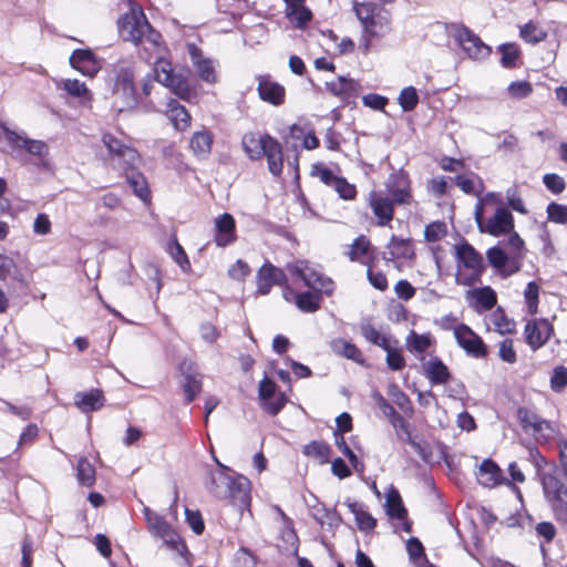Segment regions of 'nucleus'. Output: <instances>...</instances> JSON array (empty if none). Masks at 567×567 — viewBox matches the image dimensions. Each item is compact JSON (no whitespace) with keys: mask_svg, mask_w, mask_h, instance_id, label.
Returning a JSON list of instances; mask_svg holds the SVG:
<instances>
[{"mask_svg":"<svg viewBox=\"0 0 567 567\" xmlns=\"http://www.w3.org/2000/svg\"><path fill=\"white\" fill-rule=\"evenodd\" d=\"M388 394L392 399L393 403L404 413L411 414L413 412V405L410 398L399 388L398 384H389Z\"/></svg>","mask_w":567,"mask_h":567,"instance_id":"46","label":"nucleus"},{"mask_svg":"<svg viewBox=\"0 0 567 567\" xmlns=\"http://www.w3.org/2000/svg\"><path fill=\"white\" fill-rule=\"evenodd\" d=\"M282 297L288 302H293L303 312H315L320 307L321 298L316 292H295L290 287H285Z\"/></svg>","mask_w":567,"mask_h":567,"instance_id":"24","label":"nucleus"},{"mask_svg":"<svg viewBox=\"0 0 567 567\" xmlns=\"http://www.w3.org/2000/svg\"><path fill=\"white\" fill-rule=\"evenodd\" d=\"M258 292L261 295L269 293L275 285L287 286V276L282 269L267 262L258 271L257 275Z\"/></svg>","mask_w":567,"mask_h":567,"instance_id":"19","label":"nucleus"},{"mask_svg":"<svg viewBox=\"0 0 567 567\" xmlns=\"http://www.w3.org/2000/svg\"><path fill=\"white\" fill-rule=\"evenodd\" d=\"M215 243L218 247H226L236 240L235 218L225 213L215 219Z\"/></svg>","mask_w":567,"mask_h":567,"instance_id":"22","label":"nucleus"},{"mask_svg":"<svg viewBox=\"0 0 567 567\" xmlns=\"http://www.w3.org/2000/svg\"><path fill=\"white\" fill-rule=\"evenodd\" d=\"M143 514L147 524V530L153 537L162 539L167 548L178 554H183L186 550V545L182 542L181 536L164 516L152 511L150 507H144Z\"/></svg>","mask_w":567,"mask_h":567,"instance_id":"6","label":"nucleus"},{"mask_svg":"<svg viewBox=\"0 0 567 567\" xmlns=\"http://www.w3.org/2000/svg\"><path fill=\"white\" fill-rule=\"evenodd\" d=\"M11 278L18 282H24V275L16 261L6 255L0 254V280Z\"/></svg>","mask_w":567,"mask_h":567,"instance_id":"41","label":"nucleus"},{"mask_svg":"<svg viewBox=\"0 0 567 567\" xmlns=\"http://www.w3.org/2000/svg\"><path fill=\"white\" fill-rule=\"evenodd\" d=\"M327 89L336 96L350 99L359 94L360 85L352 79L340 76L336 81L328 82Z\"/></svg>","mask_w":567,"mask_h":567,"instance_id":"29","label":"nucleus"},{"mask_svg":"<svg viewBox=\"0 0 567 567\" xmlns=\"http://www.w3.org/2000/svg\"><path fill=\"white\" fill-rule=\"evenodd\" d=\"M424 372L432 384H446L451 378L447 367L439 358H431L424 364Z\"/></svg>","mask_w":567,"mask_h":567,"instance_id":"30","label":"nucleus"},{"mask_svg":"<svg viewBox=\"0 0 567 567\" xmlns=\"http://www.w3.org/2000/svg\"><path fill=\"white\" fill-rule=\"evenodd\" d=\"M353 10L361 22L363 31L371 37H383L391 29L390 12L382 6L373 2H353Z\"/></svg>","mask_w":567,"mask_h":567,"instance_id":"3","label":"nucleus"},{"mask_svg":"<svg viewBox=\"0 0 567 567\" xmlns=\"http://www.w3.org/2000/svg\"><path fill=\"white\" fill-rule=\"evenodd\" d=\"M58 89L64 90L70 96L79 99L81 103H87L92 100V93L84 82L76 79L61 80L56 84Z\"/></svg>","mask_w":567,"mask_h":567,"instance_id":"35","label":"nucleus"},{"mask_svg":"<svg viewBox=\"0 0 567 567\" xmlns=\"http://www.w3.org/2000/svg\"><path fill=\"white\" fill-rule=\"evenodd\" d=\"M69 61L73 69L89 78H94L101 70L103 63L90 49L74 50Z\"/></svg>","mask_w":567,"mask_h":567,"instance_id":"16","label":"nucleus"},{"mask_svg":"<svg viewBox=\"0 0 567 567\" xmlns=\"http://www.w3.org/2000/svg\"><path fill=\"white\" fill-rule=\"evenodd\" d=\"M125 177L133 193L144 203H148L151 200V190L145 176L136 169L127 172Z\"/></svg>","mask_w":567,"mask_h":567,"instance_id":"38","label":"nucleus"},{"mask_svg":"<svg viewBox=\"0 0 567 567\" xmlns=\"http://www.w3.org/2000/svg\"><path fill=\"white\" fill-rule=\"evenodd\" d=\"M489 324L501 334L512 333L514 330V322L511 321L503 310H495L489 317Z\"/></svg>","mask_w":567,"mask_h":567,"instance_id":"49","label":"nucleus"},{"mask_svg":"<svg viewBox=\"0 0 567 567\" xmlns=\"http://www.w3.org/2000/svg\"><path fill=\"white\" fill-rule=\"evenodd\" d=\"M405 344L410 352L422 354L431 347L432 339L429 333L419 334L412 330L405 339Z\"/></svg>","mask_w":567,"mask_h":567,"instance_id":"42","label":"nucleus"},{"mask_svg":"<svg viewBox=\"0 0 567 567\" xmlns=\"http://www.w3.org/2000/svg\"><path fill=\"white\" fill-rule=\"evenodd\" d=\"M553 327L545 319L528 321L525 326L526 342L533 350L543 347L550 338Z\"/></svg>","mask_w":567,"mask_h":567,"instance_id":"20","label":"nucleus"},{"mask_svg":"<svg viewBox=\"0 0 567 567\" xmlns=\"http://www.w3.org/2000/svg\"><path fill=\"white\" fill-rule=\"evenodd\" d=\"M162 50L164 51L165 47L161 45L159 51ZM150 52L157 56V61L154 66L155 80L165 87L171 89L178 97L184 100L188 99L190 95V89L186 79L183 75L175 74L173 72L171 63L161 56V52Z\"/></svg>","mask_w":567,"mask_h":567,"instance_id":"10","label":"nucleus"},{"mask_svg":"<svg viewBox=\"0 0 567 567\" xmlns=\"http://www.w3.org/2000/svg\"><path fill=\"white\" fill-rule=\"evenodd\" d=\"M522 39H524L528 43H538L546 39L547 32L536 25L533 22H528L520 28L519 32Z\"/></svg>","mask_w":567,"mask_h":567,"instance_id":"50","label":"nucleus"},{"mask_svg":"<svg viewBox=\"0 0 567 567\" xmlns=\"http://www.w3.org/2000/svg\"><path fill=\"white\" fill-rule=\"evenodd\" d=\"M538 295H539V286L535 281L528 282L525 288V291H524V297H525L528 312L530 315H535L537 312Z\"/></svg>","mask_w":567,"mask_h":567,"instance_id":"57","label":"nucleus"},{"mask_svg":"<svg viewBox=\"0 0 567 567\" xmlns=\"http://www.w3.org/2000/svg\"><path fill=\"white\" fill-rule=\"evenodd\" d=\"M187 50L199 78L207 83H215L217 81V75L212 60L205 58L202 50L194 43L188 44Z\"/></svg>","mask_w":567,"mask_h":567,"instance_id":"23","label":"nucleus"},{"mask_svg":"<svg viewBox=\"0 0 567 567\" xmlns=\"http://www.w3.org/2000/svg\"><path fill=\"white\" fill-rule=\"evenodd\" d=\"M334 443H336L337 447L340 450V452L349 458L354 471L358 473H362L364 471V464L358 458V456L354 454V452L347 445L343 434H341L339 432H334Z\"/></svg>","mask_w":567,"mask_h":567,"instance_id":"47","label":"nucleus"},{"mask_svg":"<svg viewBox=\"0 0 567 567\" xmlns=\"http://www.w3.org/2000/svg\"><path fill=\"white\" fill-rule=\"evenodd\" d=\"M264 157L267 158L268 169L274 176H280L284 168V155L280 143L272 137L268 140Z\"/></svg>","mask_w":567,"mask_h":567,"instance_id":"27","label":"nucleus"},{"mask_svg":"<svg viewBox=\"0 0 567 567\" xmlns=\"http://www.w3.org/2000/svg\"><path fill=\"white\" fill-rule=\"evenodd\" d=\"M453 37L471 59L483 60L491 53L489 47L466 27L457 28Z\"/></svg>","mask_w":567,"mask_h":567,"instance_id":"13","label":"nucleus"},{"mask_svg":"<svg viewBox=\"0 0 567 567\" xmlns=\"http://www.w3.org/2000/svg\"><path fill=\"white\" fill-rule=\"evenodd\" d=\"M76 477L81 485L91 487L95 483V468L86 457H81L76 465Z\"/></svg>","mask_w":567,"mask_h":567,"instance_id":"43","label":"nucleus"},{"mask_svg":"<svg viewBox=\"0 0 567 567\" xmlns=\"http://www.w3.org/2000/svg\"><path fill=\"white\" fill-rule=\"evenodd\" d=\"M332 188L344 200H352L357 196V187L343 177H339Z\"/></svg>","mask_w":567,"mask_h":567,"instance_id":"59","label":"nucleus"},{"mask_svg":"<svg viewBox=\"0 0 567 567\" xmlns=\"http://www.w3.org/2000/svg\"><path fill=\"white\" fill-rule=\"evenodd\" d=\"M287 270L293 277L301 279L306 287L320 293L331 295L334 290V282L313 269L306 260H297L287 265Z\"/></svg>","mask_w":567,"mask_h":567,"instance_id":"11","label":"nucleus"},{"mask_svg":"<svg viewBox=\"0 0 567 567\" xmlns=\"http://www.w3.org/2000/svg\"><path fill=\"white\" fill-rule=\"evenodd\" d=\"M344 505L354 515L358 528L361 532L369 533L374 529L377 526V519L373 518L371 514L364 509L362 504L347 499Z\"/></svg>","mask_w":567,"mask_h":567,"instance_id":"31","label":"nucleus"},{"mask_svg":"<svg viewBox=\"0 0 567 567\" xmlns=\"http://www.w3.org/2000/svg\"><path fill=\"white\" fill-rule=\"evenodd\" d=\"M398 102L403 111H412L419 103V95L415 87H404L398 97Z\"/></svg>","mask_w":567,"mask_h":567,"instance_id":"53","label":"nucleus"},{"mask_svg":"<svg viewBox=\"0 0 567 567\" xmlns=\"http://www.w3.org/2000/svg\"><path fill=\"white\" fill-rule=\"evenodd\" d=\"M414 257V248L410 239L398 238L392 236L386 251L383 254L385 261L394 260H410Z\"/></svg>","mask_w":567,"mask_h":567,"instance_id":"26","label":"nucleus"},{"mask_svg":"<svg viewBox=\"0 0 567 567\" xmlns=\"http://www.w3.org/2000/svg\"><path fill=\"white\" fill-rule=\"evenodd\" d=\"M483 210V205L478 203L475 206L474 215L481 233L497 237L513 231L514 218L507 208L498 207L494 215L487 219L484 218Z\"/></svg>","mask_w":567,"mask_h":567,"instance_id":"9","label":"nucleus"},{"mask_svg":"<svg viewBox=\"0 0 567 567\" xmlns=\"http://www.w3.org/2000/svg\"><path fill=\"white\" fill-rule=\"evenodd\" d=\"M371 243L365 236L358 237L350 246L348 256L351 261L362 265H371Z\"/></svg>","mask_w":567,"mask_h":567,"instance_id":"36","label":"nucleus"},{"mask_svg":"<svg viewBox=\"0 0 567 567\" xmlns=\"http://www.w3.org/2000/svg\"><path fill=\"white\" fill-rule=\"evenodd\" d=\"M102 141L110 153V163L113 168L127 174V172L136 171L140 167L142 159L135 148L124 144L112 134H104Z\"/></svg>","mask_w":567,"mask_h":567,"instance_id":"5","label":"nucleus"},{"mask_svg":"<svg viewBox=\"0 0 567 567\" xmlns=\"http://www.w3.org/2000/svg\"><path fill=\"white\" fill-rule=\"evenodd\" d=\"M219 471L209 475L208 492L218 499H231L235 505L247 506L250 502L251 483L244 475L230 476L228 468L216 460Z\"/></svg>","mask_w":567,"mask_h":567,"instance_id":"2","label":"nucleus"},{"mask_svg":"<svg viewBox=\"0 0 567 567\" xmlns=\"http://www.w3.org/2000/svg\"><path fill=\"white\" fill-rule=\"evenodd\" d=\"M104 396L101 390L78 392L74 395L75 405L84 413L96 411L103 406Z\"/></svg>","mask_w":567,"mask_h":567,"instance_id":"28","label":"nucleus"},{"mask_svg":"<svg viewBox=\"0 0 567 567\" xmlns=\"http://www.w3.org/2000/svg\"><path fill=\"white\" fill-rule=\"evenodd\" d=\"M505 198L507 200V204L515 212H518L520 214H526L527 210L525 208L524 202L522 199L520 193L518 190V187L516 185L511 186L505 192Z\"/></svg>","mask_w":567,"mask_h":567,"instance_id":"60","label":"nucleus"},{"mask_svg":"<svg viewBox=\"0 0 567 567\" xmlns=\"http://www.w3.org/2000/svg\"><path fill=\"white\" fill-rule=\"evenodd\" d=\"M502 53L501 62L505 68L515 66L516 60L518 59V49L513 43H505L499 47Z\"/></svg>","mask_w":567,"mask_h":567,"instance_id":"61","label":"nucleus"},{"mask_svg":"<svg viewBox=\"0 0 567 567\" xmlns=\"http://www.w3.org/2000/svg\"><path fill=\"white\" fill-rule=\"evenodd\" d=\"M116 79L113 90L115 102H120L118 110L135 109L137 105L136 91L134 86V66L130 63L118 64L115 69Z\"/></svg>","mask_w":567,"mask_h":567,"instance_id":"8","label":"nucleus"},{"mask_svg":"<svg viewBox=\"0 0 567 567\" xmlns=\"http://www.w3.org/2000/svg\"><path fill=\"white\" fill-rule=\"evenodd\" d=\"M167 251L173 260L181 267L184 272H189L192 269L190 261L188 259L187 254L185 252L182 245L173 239L167 245Z\"/></svg>","mask_w":567,"mask_h":567,"instance_id":"45","label":"nucleus"},{"mask_svg":"<svg viewBox=\"0 0 567 567\" xmlns=\"http://www.w3.org/2000/svg\"><path fill=\"white\" fill-rule=\"evenodd\" d=\"M117 25L124 41L141 44L146 51L159 52L162 35L151 27L141 7L132 6L118 18Z\"/></svg>","mask_w":567,"mask_h":567,"instance_id":"1","label":"nucleus"},{"mask_svg":"<svg viewBox=\"0 0 567 567\" xmlns=\"http://www.w3.org/2000/svg\"><path fill=\"white\" fill-rule=\"evenodd\" d=\"M542 486L557 522L567 526V485L551 473L542 474Z\"/></svg>","mask_w":567,"mask_h":567,"instance_id":"7","label":"nucleus"},{"mask_svg":"<svg viewBox=\"0 0 567 567\" xmlns=\"http://www.w3.org/2000/svg\"><path fill=\"white\" fill-rule=\"evenodd\" d=\"M368 204L377 218L378 226H386L393 219L394 202L389 196L372 190L368 195Z\"/></svg>","mask_w":567,"mask_h":567,"instance_id":"17","label":"nucleus"},{"mask_svg":"<svg viewBox=\"0 0 567 567\" xmlns=\"http://www.w3.org/2000/svg\"><path fill=\"white\" fill-rule=\"evenodd\" d=\"M290 134L293 138L302 137V146L306 150L311 151L319 146V140L312 131L305 134L302 127L295 124L290 127Z\"/></svg>","mask_w":567,"mask_h":567,"instance_id":"54","label":"nucleus"},{"mask_svg":"<svg viewBox=\"0 0 567 567\" xmlns=\"http://www.w3.org/2000/svg\"><path fill=\"white\" fill-rule=\"evenodd\" d=\"M303 453L324 463L329 458L330 447L323 442L313 441L303 447Z\"/></svg>","mask_w":567,"mask_h":567,"instance_id":"52","label":"nucleus"},{"mask_svg":"<svg viewBox=\"0 0 567 567\" xmlns=\"http://www.w3.org/2000/svg\"><path fill=\"white\" fill-rule=\"evenodd\" d=\"M455 251L460 262L456 274L457 284L471 287L480 282L485 269L482 255L467 243L457 245Z\"/></svg>","mask_w":567,"mask_h":567,"instance_id":"4","label":"nucleus"},{"mask_svg":"<svg viewBox=\"0 0 567 567\" xmlns=\"http://www.w3.org/2000/svg\"><path fill=\"white\" fill-rule=\"evenodd\" d=\"M548 220L556 224L567 223V205L550 203L547 206Z\"/></svg>","mask_w":567,"mask_h":567,"instance_id":"62","label":"nucleus"},{"mask_svg":"<svg viewBox=\"0 0 567 567\" xmlns=\"http://www.w3.org/2000/svg\"><path fill=\"white\" fill-rule=\"evenodd\" d=\"M166 114L177 131H185L190 125V115L176 100L167 102Z\"/></svg>","mask_w":567,"mask_h":567,"instance_id":"33","label":"nucleus"},{"mask_svg":"<svg viewBox=\"0 0 567 567\" xmlns=\"http://www.w3.org/2000/svg\"><path fill=\"white\" fill-rule=\"evenodd\" d=\"M567 385V369L565 367H556L550 377V386L554 391L560 392Z\"/></svg>","mask_w":567,"mask_h":567,"instance_id":"64","label":"nucleus"},{"mask_svg":"<svg viewBox=\"0 0 567 567\" xmlns=\"http://www.w3.org/2000/svg\"><path fill=\"white\" fill-rule=\"evenodd\" d=\"M476 475L483 486L493 487L501 482L502 471L492 460H484Z\"/></svg>","mask_w":567,"mask_h":567,"instance_id":"34","label":"nucleus"},{"mask_svg":"<svg viewBox=\"0 0 567 567\" xmlns=\"http://www.w3.org/2000/svg\"><path fill=\"white\" fill-rule=\"evenodd\" d=\"M277 512L284 522L281 539L289 546V548L297 549L298 536L295 532L292 520L281 511V508L277 507Z\"/></svg>","mask_w":567,"mask_h":567,"instance_id":"48","label":"nucleus"},{"mask_svg":"<svg viewBox=\"0 0 567 567\" xmlns=\"http://www.w3.org/2000/svg\"><path fill=\"white\" fill-rule=\"evenodd\" d=\"M385 511L391 518L405 519L408 516L400 493L394 488H391L386 494Z\"/></svg>","mask_w":567,"mask_h":567,"instance_id":"40","label":"nucleus"},{"mask_svg":"<svg viewBox=\"0 0 567 567\" xmlns=\"http://www.w3.org/2000/svg\"><path fill=\"white\" fill-rule=\"evenodd\" d=\"M286 14H287L288 19L291 22L296 23V27H298V28H303V25L308 21H310L311 17H312L311 11L306 7L296 8L293 10L286 11Z\"/></svg>","mask_w":567,"mask_h":567,"instance_id":"63","label":"nucleus"},{"mask_svg":"<svg viewBox=\"0 0 567 567\" xmlns=\"http://www.w3.org/2000/svg\"><path fill=\"white\" fill-rule=\"evenodd\" d=\"M257 557L246 547H240L234 555V567H256Z\"/></svg>","mask_w":567,"mask_h":567,"instance_id":"58","label":"nucleus"},{"mask_svg":"<svg viewBox=\"0 0 567 567\" xmlns=\"http://www.w3.org/2000/svg\"><path fill=\"white\" fill-rule=\"evenodd\" d=\"M518 419L523 430L530 434L539 444H545L556 437L558 429L549 421L526 408L518 409Z\"/></svg>","mask_w":567,"mask_h":567,"instance_id":"12","label":"nucleus"},{"mask_svg":"<svg viewBox=\"0 0 567 567\" xmlns=\"http://www.w3.org/2000/svg\"><path fill=\"white\" fill-rule=\"evenodd\" d=\"M3 134L7 142L13 150H25L29 154L42 157L48 153V146L44 142L30 140L24 133L11 131L3 127Z\"/></svg>","mask_w":567,"mask_h":567,"instance_id":"18","label":"nucleus"},{"mask_svg":"<svg viewBox=\"0 0 567 567\" xmlns=\"http://www.w3.org/2000/svg\"><path fill=\"white\" fill-rule=\"evenodd\" d=\"M385 188L388 195L392 197L391 200L398 205H410L413 200L410 178L402 169L388 177Z\"/></svg>","mask_w":567,"mask_h":567,"instance_id":"14","label":"nucleus"},{"mask_svg":"<svg viewBox=\"0 0 567 567\" xmlns=\"http://www.w3.org/2000/svg\"><path fill=\"white\" fill-rule=\"evenodd\" d=\"M213 135L207 130L195 132L189 141V148L198 158H206L212 151Z\"/></svg>","mask_w":567,"mask_h":567,"instance_id":"32","label":"nucleus"},{"mask_svg":"<svg viewBox=\"0 0 567 567\" xmlns=\"http://www.w3.org/2000/svg\"><path fill=\"white\" fill-rule=\"evenodd\" d=\"M447 234V227L444 221L430 223L424 230V237L429 243H435L443 239Z\"/></svg>","mask_w":567,"mask_h":567,"instance_id":"56","label":"nucleus"},{"mask_svg":"<svg viewBox=\"0 0 567 567\" xmlns=\"http://www.w3.org/2000/svg\"><path fill=\"white\" fill-rule=\"evenodd\" d=\"M467 296L475 301V309L489 310L497 301L496 292L489 286L470 290Z\"/></svg>","mask_w":567,"mask_h":567,"instance_id":"37","label":"nucleus"},{"mask_svg":"<svg viewBox=\"0 0 567 567\" xmlns=\"http://www.w3.org/2000/svg\"><path fill=\"white\" fill-rule=\"evenodd\" d=\"M271 138L272 136L268 134L260 135L258 133L248 132L241 138L243 150L250 159L258 161L264 157L265 150L268 146V140Z\"/></svg>","mask_w":567,"mask_h":567,"instance_id":"25","label":"nucleus"},{"mask_svg":"<svg viewBox=\"0 0 567 567\" xmlns=\"http://www.w3.org/2000/svg\"><path fill=\"white\" fill-rule=\"evenodd\" d=\"M257 90L259 93V97L262 101L268 102L275 106H279L285 102V87L281 84L272 81L269 75L258 76Z\"/></svg>","mask_w":567,"mask_h":567,"instance_id":"21","label":"nucleus"},{"mask_svg":"<svg viewBox=\"0 0 567 567\" xmlns=\"http://www.w3.org/2000/svg\"><path fill=\"white\" fill-rule=\"evenodd\" d=\"M330 348L338 355H342L357 363L363 362V357L359 348L342 338L331 340Z\"/></svg>","mask_w":567,"mask_h":567,"instance_id":"39","label":"nucleus"},{"mask_svg":"<svg viewBox=\"0 0 567 567\" xmlns=\"http://www.w3.org/2000/svg\"><path fill=\"white\" fill-rule=\"evenodd\" d=\"M454 338L457 344L475 358H484L487 353L486 346L470 327L460 323L454 328Z\"/></svg>","mask_w":567,"mask_h":567,"instance_id":"15","label":"nucleus"},{"mask_svg":"<svg viewBox=\"0 0 567 567\" xmlns=\"http://www.w3.org/2000/svg\"><path fill=\"white\" fill-rule=\"evenodd\" d=\"M361 333L367 341L382 349H386L390 344V339L369 323L361 327Z\"/></svg>","mask_w":567,"mask_h":567,"instance_id":"51","label":"nucleus"},{"mask_svg":"<svg viewBox=\"0 0 567 567\" xmlns=\"http://www.w3.org/2000/svg\"><path fill=\"white\" fill-rule=\"evenodd\" d=\"M533 92V85L528 81H514L507 87V94L515 100H522L529 96Z\"/></svg>","mask_w":567,"mask_h":567,"instance_id":"55","label":"nucleus"},{"mask_svg":"<svg viewBox=\"0 0 567 567\" xmlns=\"http://www.w3.org/2000/svg\"><path fill=\"white\" fill-rule=\"evenodd\" d=\"M203 377L199 373H187L185 374V382L183 390L185 393L186 403H190L195 400L196 395L202 391Z\"/></svg>","mask_w":567,"mask_h":567,"instance_id":"44","label":"nucleus"}]
</instances>
